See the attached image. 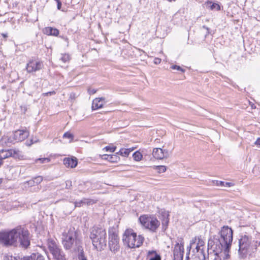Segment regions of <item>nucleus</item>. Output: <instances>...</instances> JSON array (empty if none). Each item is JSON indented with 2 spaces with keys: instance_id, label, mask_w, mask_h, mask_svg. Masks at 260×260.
Returning <instances> with one entry per match:
<instances>
[{
  "instance_id": "nucleus-1",
  "label": "nucleus",
  "mask_w": 260,
  "mask_h": 260,
  "mask_svg": "<svg viewBox=\"0 0 260 260\" xmlns=\"http://www.w3.org/2000/svg\"><path fill=\"white\" fill-rule=\"evenodd\" d=\"M0 244L6 247H16L20 244L22 247L26 248L30 245L29 232L21 226L9 231H1Z\"/></svg>"
},
{
  "instance_id": "nucleus-2",
  "label": "nucleus",
  "mask_w": 260,
  "mask_h": 260,
  "mask_svg": "<svg viewBox=\"0 0 260 260\" xmlns=\"http://www.w3.org/2000/svg\"><path fill=\"white\" fill-rule=\"evenodd\" d=\"M260 245V241L255 240L252 237L248 235H242L238 240V253L239 257L246 258L251 256L256 252L257 247Z\"/></svg>"
},
{
  "instance_id": "nucleus-3",
  "label": "nucleus",
  "mask_w": 260,
  "mask_h": 260,
  "mask_svg": "<svg viewBox=\"0 0 260 260\" xmlns=\"http://www.w3.org/2000/svg\"><path fill=\"white\" fill-rule=\"evenodd\" d=\"M90 238L93 246L98 250H101L106 246L107 234L105 229L98 226L93 227L90 232Z\"/></svg>"
},
{
  "instance_id": "nucleus-4",
  "label": "nucleus",
  "mask_w": 260,
  "mask_h": 260,
  "mask_svg": "<svg viewBox=\"0 0 260 260\" xmlns=\"http://www.w3.org/2000/svg\"><path fill=\"white\" fill-rule=\"evenodd\" d=\"M144 240V237L141 235L137 237V234L132 229L126 230L122 237L124 243L131 248L140 247L143 244Z\"/></svg>"
},
{
  "instance_id": "nucleus-5",
  "label": "nucleus",
  "mask_w": 260,
  "mask_h": 260,
  "mask_svg": "<svg viewBox=\"0 0 260 260\" xmlns=\"http://www.w3.org/2000/svg\"><path fill=\"white\" fill-rule=\"evenodd\" d=\"M79 240H77V232L74 229H70L67 232L63 233L62 244L66 249H74L77 246Z\"/></svg>"
},
{
  "instance_id": "nucleus-6",
  "label": "nucleus",
  "mask_w": 260,
  "mask_h": 260,
  "mask_svg": "<svg viewBox=\"0 0 260 260\" xmlns=\"http://www.w3.org/2000/svg\"><path fill=\"white\" fill-rule=\"evenodd\" d=\"M220 239L216 236H214L213 238H211L209 240H218L221 243L222 246L225 247L226 249L231 248L233 241V232L231 228L228 226H223L220 232Z\"/></svg>"
},
{
  "instance_id": "nucleus-7",
  "label": "nucleus",
  "mask_w": 260,
  "mask_h": 260,
  "mask_svg": "<svg viewBox=\"0 0 260 260\" xmlns=\"http://www.w3.org/2000/svg\"><path fill=\"white\" fill-rule=\"evenodd\" d=\"M208 248L211 249L213 251L218 253L220 260L222 258L224 259H228L230 257L229 254L230 248L226 249L223 246H222L220 241L217 239L214 240H209L208 243Z\"/></svg>"
},
{
  "instance_id": "nucleus-8",
  "label": "nucleus",
  "mask_w": 260,
  "mask_h": 260,
  "mask_svg": "<svg viewBox=\"0 0 260 260\" xmlns=\"http://www.w3.org/2000/svg\"><path fill=\"white\" fill-rule=\"evenodd\" d=\"M139 220L143 226L152 232H155L160 225L159 221L153 216L144 215Z\"/></svg>"
},
{
  "instance_id": "nucleus-9",
  "label": "nucleus",
  "mask_w": 260,
  "mask_h": 260,
  "mask_svg": "<svg viewBox=\"0 0 260 260\" xmlns=\"http://www.w3.org/2000/svg\"><path fill=\"white\" fill-rule=\"evenodd\" d=\"M48 248L56 260H66L65 255L56 242L52 239L47 240Z\"/></svg>"
},
{
  "instance_id": "nucleus-10",
  "label": "nucleus",
  "mask_w": 260,
  "mask_h": 260,
  "mask_svg": "<svg viewBox=\"0 0 260 260\" xmlns=\"http://www.w3.org/2000/svg\"><path fill=\"white\" fill-rule=\"evenodd\" d=\"M190 247H195L196 253L205 254V242L201 236H196L190 242Z\"/></svg>"
},
{
  "instance_id": "nucleus-11",
  "label": "nucleus",
  "mask_w": 260,
  "mask_h": 260,
  "mask_svg": "<svg viewBox=\"0 0 260 260\" xmlns=\"http://www.w3.org/2000/svg\"><path fill=\"white\" fill-rule=\"evenodd\" d=\"M184 253V242L182 238H180L175 245L173 251V260H182Z\"/></svg>"
},
{
  "instance_id": "nucleus-12",
  "label": "nucleus",
  "mask_w": 260,
  "mask_h": 260,
  "mask_svg": "<svg viewBox=\"0 0 260 260\" xmlns=\"http://www.w3.org/2000/svg\"><path fill=\"white\" fill-rule=\"evenodd\" d=\"M109 245L110 249L112 251L115 252L119 249V238L116 232H109Z\"/></svg>"
},
{
  "instance_id": "nucleus-13",
  "label": "nucleus",
  "mask_w": 260,
  "mask_h": 260,
  "mask_svg": "<svg viewBox=\"0 0 260 260\" xmlns=\"http://www.w3.org/2000/svg\"><path fill=\"white\" fill-rule=\"evenodd\" d=\"M20 152L15 149H9L0 150V160H3L9 157H18Z\"/></svg>"
},
{
  "instance_id": "nucleus-14",
  "label": "nucleus",
  "mask_w": 260,
  "mask_h": 260,
  "mask_svg": "<svg viewBox=\"0 0 260 260\" xmlns=\"http://www.w3.org/2000/svg\"><path fill=\"white\" fill-rule=\"evenodd\" d=\"M43 66V63L41 61L31 60L27 64L26 70L28 73L36 72L41 70Z\"/></svg>"
},
{
  "instance_id": "nucleus-15",
  "label": "nucleus",
  "mask_w": 260,
  "mask_h": 260,
  "mask_svg": "<svg viewBox=\"0 0 260 260\" xmlns=\"http://www.w3.org/2000/svg\"><path fill=\"white\" fill-rule=\"evenodd\" d=\"M29 134V132L26 129H18L14 133L13 139L17 142H21L27 138Z\"/></svg>"
},
{
  "instance_id": "nucleus-16",
  "label": "nucleus",
  "mask_w": 260,
  "mask_h": 260,
  "mask_svg": "<svg viewBox=\"0 0 260 260\" xmlns=\"http://www.w3.org/2000/svg\"><path fill=\"white\" fill-rule=\"evenodd\" d=\"M152 154L154 158L158 159H162L169 156L168 150H163L159 148H154L153 150Z\"/></svg>"
},
{
  "instance_id": "nucleus-17",
  "label": "nucleus",
  "mask_w": 260,
  "mask_h": 260,
  "mask_svg": "<svg viewBox=\"0 0 260 260\" xmlns=\"http://www.w3.org/2000/svg\"><path fill=\"white\" fill-rule=\"evenodd\" d=\"M105 103L106 101L104 98H95L92 101V109L95 110L101 108Z\"/></svg>"
},
{
  "instance_id": "nucleus-18",
  "label": "nucleus",
  "mask_w": 260,
  "mask_h": 260,
  "mask_svg": "<svg viewBox=\"0 0 260 260\" xmlns=\"http://www.w3.org/2000/svg\"><path fill=\"white\" fill-rule=\"evenodd\" d=\"M95 203L96 202L93 200L84 198L80 201L75 202L74 204L75 207H80L83 205H92Z\"/></svg>"
},
{
  "instance_id": "nucleus-19",
  "label": "nucleus",
  "mask_w": 260,
  "mask_h": 260,
  "mask_svg": "<svg viewBox=\"0 0 260 260\" xmlns=\"http://www.w3.org/2000/svg\"><path fill=\"white\" fill-rule=\"evenodd\" d=\"M63 164L67 167H71L72 168H75L77 165V160L76 158H65L63 160Z\"/></svg>"
},
{
  "instance_id": "nucleus-20",
  "label": "nucleus",
  "mask_w": 260,
  "mask_h": 260,
  "mask_svg": "<svg viewBox=\"0 0 260 260\" xmlns=\"http://www.w3.org/2000/svg\"><path fill=\"white\" fill-rule=\"evenodd\" d=\"M44 32L47 35H52L54 36H57L59 34L58 29L51 27H46L44 29Z\"/></svg>"
},
{
  "instance_id": "nucleus-21",
  "label": "nucleus",
  "mask_w": 260,
  "mask_h": 260,
  "mask_svg": "<svg viewBox=\"0 0 260 260\" xmlns=\"http://www.w3.org/2000/svg\"><path fill=\"white\" fill-rule=\"evenodd\" d=\"M23 260H45L44 257L39 253H32L30 256L25 257Z\"/></svg>"
},
{
  "instance_id": "nucleus-22",
  "label": "nucleus",
  "mask_w": 260,
  "mask_h": 260,
  "mask_svg": "<svg viewBox=\"0 0 260 260\" xmlns=\"http://www.w3.org/2000/svg\"><path fill=\"white\" fill-rule=\"evenodd\" d=\"M205 254L196 253L191 256L190 259L188 257H187L186 260H205Z\"/></svg>"
},
{
  "instance_id": "nucleus-23",
  "label": "nucleus",
  "mask_w": 260,
  "mask_h": 260,
  "mask_svg": "<svg viewBox=\"0 0 260 260\" xmlns=\"http://www.w3.org/2000/svg\"><path fill=\"white\" fill-rule=\"evenodd\" d=\"M214 184L216 186H225L228 187H230L234 186L235 185L234 183L232 182H225L222 181H215Z\"/></svg>"
},
{
  "instance_id": "nucleus-24",
  "label": "nucleus",
  "mask_w": 260,
  "mask_h": 260,
  "mask_svg": "<svg viewBox=\"0 0 260 260\" xmlns=\"http://www.w3.org/2000/svg\"><path fill=\"white\" fill-rule=\"evenodd\" d=\"M104 158L111 162H117L119 158L116 155H104Z\"/></svg>"
},
{
  "instance_id": "nucleus-25",
  "label": "nucleus",
  "mask_w": 260,
  "mask_h": 260,
  "mask_svg": "<svg viewBox=\"0 0 260 260\" xmlns=\"http://www.w3.org/2000/svg\"><path fill=\"white\" fill-rule=\"evenodd\" d=\"M208 260H220V258L218 255V253L213 251V252L208 254Z\"/></svg>"
},
{
  "instance_id": "nucleus-26",
  "label": "nucleus",
  "mask_w": 260,
  "mask_h": 260,
  "mask_svg": "<svg viewBox=\"0 0 260 260\" xmlns=\"http://www.w3.org/2000/svg\"><path fill=\"white\" fill-rule=\"evenodd\" d=\"M131 152V150L125 148H121L117 154L120 155L122 156L127 157L128 156Z\"/></svg>"
},
{
  "instance_id": "nucleus-27",
  "label": "nucleus",
  "mask_w": 260,
  "mask_h": 260,
  "mask_svg": "<svg viewBox=\"0 0 260 260\" xmlns=\"http://www.w3.org/2000/svg\"><path fill=\"white\" fill-rule=\"evenodd\" d=\"M61 56L60 58V60L62 61L63 63L68 62L70 59V56L69 54L64 53V54H61Z\"/></svg>"
},
{
  "instance_id": "nucleus-28",
  "label": "nucleus",
  "mask_w": 260,
  "mask_h": 260,
  "mask_svg": "<svg viewBox=\"0 0 260 260\" xmlns=\"http://www.w3.org/2000/svg\"><path fill=\"white\" fill-rule=\"evenodd\" d=\"M134 159L136 161H140L143 157L142 154L139 151L135 152L133 155Z\"/></svg>"
},
{
  "instance_id": "nucleus-29",
  "label": "nucleus",
  "mask_w": 260,
  "mask_h": 260,
  "mask_svg": "<svg viewBox=\"0 0 260 260\" xmlns=\"http://www.w3.org/2000/svg\"><path fill=\"white\" fill-rule=\"evenodd\" d=\"M208 5H209V7H210V9L212 10H219L220 9V6L216 3H212V2H209L208 3Z\"/></svg>"
},
{
  "instance_id": "nucleus-30",
  "label": "nucleus",
  "mask_w": 260,
  "mask_h": 260,
  "mask_svg": "<svg viewBox=\"0 0 260 260\" xmlns=\"http://www.w3.org/2000/svg\"><path fill=\"white\" fill-rule=\"evenodd\" d=\"M154 168L159 173H164L166 171V167L164 166H154Z\"/></svg>"
},
{
  "instance_id": "nucleus-31",
  "label": "nucleus",
  "mask_w": 260,
  "mask_h": 260,
  "mask_svg": "<svg viewBox=\"0 0 260 260\" xmlns=\"http://www.w3.org/2000/svg\"><path fill=\"white\" fill-rule=\"evenodd\" d=\"M50 159L49 158H40L36 159L35 162L37 163L40 161L41 164L47 163L50 162Z\"/></svg>"
},
{
  "instance_id": "nucleus-32",
  "label": "nucleus",
  "mask_w": 260,
  "mask_h": 260,
  "mask_svg": "<svg viewBox=\"0 0 260 260\" xmlns=\"http://www.w3.org/2000/svg\"><path fill=\"white\" fill-rule=\"evenodd\" d=\"M4 260H21L19 258L10 255H5L4 257Z\"/></svg>"
},
{
  "instance_id": "nucleus-33",
  "label": "nucleus",
  "mask_w": 260,
  "mask_h": 260,
  "mask_svg": "<svg viewBox=\"0 0 260 260\" xmlns=\"http://www.w3.org/2000/svg\"><path fill=\"white\" fill-rule=\"evenodd\" d=\"M116 148V146H107L104 148V150H105L106 151H109L110 152H113L115 151Z\"/></svg>"
},
{
  "instance_id": "nucleus-34",
  "label": "nucleus",
  "mask_w": 260,
  "mask_h": 260,
  "mask_svg": "<svg viewBox=\"0 0 260 260\" xmlns=\"http://www.w3.org/2000/svg\"><path fill=\"white\" fill-rule=\"evenodd\" d=\"M63 137L64 138L70 139L72 141L74 138V136L70 133L66 132L63 134Z\"/></svg>"
},
{
  "instance_id": "nucleus-35",
  "label": "nucleus",
  "mask_w": 260,
  "mask_h": 260,
  "mask_svg": "<svg viewBox=\"0 0 260 260\" xmlns=\"http://www.w3.org/2000/svg\"><path fill=\"white\" fill-rule=\"evenodd\" d=\"M36 184L40 183L43 181V177L42 176H38L34 178Z\"/></svg>"
},
{
  "instance_id": "nucleus-36",
  "label": "nucleus",
  "mask_w": 260,
  "mask_h": 260,
  "mask_svg": "<svg viewBox=\"0 0 260 260\" xmlns=\"http://www.w3.org/2000/svg\"><path fill=\"white\" fill-rule=\"evenodd\" d=\"M24 184L25 185H27L28 186H32L36 185L34 179L25 182L24 183Z\"/></svg>"
},
{
  "instance_id": "nucleus-37",
  "label": "nucleus",
  "mask_w": 260,
  "mask_h": 260,
  "mask_svg": "<svg viewBox=\"0 0 260 260\" xmlns=\"http://www.w3.org/2000/svg\"><path fill=\"white\" fill-rule=\"evenodd\" d=\"M173 70H177L181 71L182 72H184L185 70L182 69L180 67L177 65H173L171 67Z\"/></svg>"
},
{
  "instance_id": "nucleus-38",
  "label": "nucleus",
  "mask_w": 260,
  "mask_h": 260,
  "mask_svg": "<svg viewBox=\"0 0 260 260\" xmlns=\"http://www.w3.org/2000/svg\"><path fill=\"white\" fill-rule=\"evenodd\" d=\"M96 90L95 89L89 88L88 89V92L89 94H93L96 93Z\"/></svg>"
},
{
  "instance_id": "nucleus-39",
  "label": "nucleus",
  "mask_w": 260,
  "mask_h": 260,
  "mask_svg": "<svg viewBox=\"0 0 260 260\" xmlns=\"http://www.w3.org/2000/svg\"><path fill=\"white\" fill-rule=\"evenodd\" d=\"M150 260H161V257L159 254H156L155 256L154 257L151 258Z\"/></svg>"
},
{
  "instance_id": "nucleus-40",
  "label": "nucleus",
  "mask_w": 260,
  "mask_h": 260,
  "mask_svg": "<svg viewBox=\"0 0 260 260\" xmlns=\"http://www.w3.org/2000/svg\"><path fill=\"white\" fill-rule=\"evenodd\" d=\"M66 184V188H70L72 186V182L70 181H67Z\"/></svg>"
},
{
  "instance_id": "nucleus-41",
  "label": "nucleus",
  "mask_w": 260,
  "mask_h": 260,
  "mask_svg": "<svg viewBox=\"0 0 260 260\" xmlns=\"http://www.w3.org/2000/svg\"><path fill=\"white\" fill-rule=\"evenodd\" d=\"M55 93V91H50V92H48L45 93H44V94L45 95H51L54 94Z\"/></svg>"
},
{
  "instance_id": "nucleus-42",
  "label": "nucleus",
  "mask_w": 260,
  "mask_h": 260,
  "mask_svg": "<svg viewBox=\"0 0 260 260\" xmlns=\"http://www.w3.org/2000/svg\"><path fill=\"white\" fill-rule=\"evenodd\" d=\"M39 141V139H36L35 140L31 139V144H32L34 143H36L38 142Z\"/></svg>"
},
{
  "instance_id": "nucleus-43",
  "label": "nucleus",
  "mask_w": 260,
  "mask_h": 260,
  "mask_svg": "<svg viewBox=\"0 0 260 260\" xmlns=\"http://www.w3.org/2000/svg\"><path fill=\"white\" fill-rule=\"evenodd\" d=\"M255 144L258 146L260 147V138L257 139L255 142Z\"/></svg>"
},
{
  "instance_id": "nucleus-44",
  "label": "nucleus",
  "mask_w": 260,
  "mask_h": 260,
  "mask_svg": "<svg viewBox=\"0 0 260 260\" xmlns=\"http://www.w3.org/2000/svg\"><path fill=\"white\" fill-rule=\"evenodd\" d=\"M160 62H161L160 59H159L158 58H156L155 59V61H154L155 63H156V64L159 63H160Z\"/></svg>"
},
{
  "instance_id": "nucleus-45",
  "label": "nucleus",
  "mask_w": 260,
  "mask_h": 260,
  "mask_svg": "<svg viewBox=\"0 0 260 260\" xmlns=\"http://www.w3.org/2000/svg\"><path fill=\"white\" fill-rule=\"evenodd\" d=\"M153 253H154V254H155V255L156 254H157V253H156V251H153V250H152V251H149L148 252V255H151V254H153Z\"/></svg>"
},
{
  "instance_id": "nucleus-46",
  "label": "nucleus",
  "mask_w": 260,
  "mask_h": 260,
  "mask_svg": "<svg viewBox=\"0 0 260 260\" xmlns=\"http://www.w3.org/2000/svg\"><path fill=\"white\" fill-rule=\"evenodd\" d=\"M61 2L59 1H57V8L58 9H60V8H61Z\"/></svg>"
},
{
  "instance_id": "nucleus-47",
  "label": "nucleus",
  "mask_w": 260,
  "mask_h": 260,
  "mask_svg": "<svg viewBox=\"0 0 260 260\" xmlns=\"http://www.w3.org/2000/svg\"><path fill=\"white\" fill-rule=\"evenodd\" d=\"M127 149H129V150H131V152H132V151H133L134 150V148H127Z\"/></svg>"
},
{
  "instance_id": "nucleus-48",
  "label": "nucleus",
  "mask_w": 260,
  "mask_h": 260,
  "mask_svg": "<svg viewBox=\"0 0 260 260\" xmlns=\"http://www.w3.org/2000/svg\"><path fill=\"white\" fill-rule=\"evenodd\" d=\"M2 35L5 38L7 37V35L6 34H3Z\"/></svg>"
},
{
  "instance_id": "nucleus-49",
  "label": "nucleus",
  "mask_w": 260,
  "mask_h": 260,
  "mask_svg": "<svg viewBox=\"0 0 260 260\" xmlns=\"http://www.w3.org/2000/svg\"><path fill=\"white\" fill-rule=\"evenodd\" d=\"M2 180L0 179V184L2 183Z\"/></svg>"
},
{
  "instance_id": "nucleus-50",
  "label": "nucleus",
  "mask_w": 260,
  "mask_h": 260,
  "mask_svg": "<svg viewBox=\"0 0 260 260\" xmlns=\"http://www.w3.org/2000/svg\"><path fill=\"white\" fill-rule=\"evenodd\" d=\"M81 260H86V259L84 258H82Z\"/></svg>"
}]
</instances>
